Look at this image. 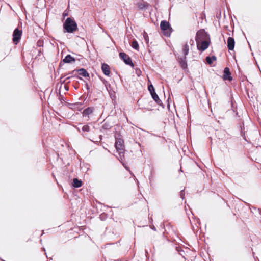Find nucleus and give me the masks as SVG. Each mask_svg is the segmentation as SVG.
I'll return each mask as SVG.
<instances>
[{
  "mask_svg": "<svg viewBox=\"0 0 261 261\" xmlns=\"http://www.w3.org/2000/svg\"><path fill=\"white\" fill-rule=\"evenodd\" d=\"M204 40H210V37L204 30H200L196 34V43L198 44V42Z\"/></svg>",
  "mask_w": 261,
  "mask_h": 261,
  "instance_id": "nucleus-3",
  "label": "nucleus"
},
{
  "mask_svg": "<svg viewBox=\"0 0 261 261\" xmlns=\"http://www.w3.org/2000/svg\"><path fill=\"white\" fill-rule=\"evenodd\" d=\"M120 57L123 59L124 62L127 65H130L133 66V64L132 62L131 59L125 53H120L119 54Z\"/></svg>",
  "mask_w": 261,
  "mask_h": 261,
  "instance_id": "nucleus-6",
  "label": "nucleus"
},
{
  "mask_svg": "<svg viewBox=\"0 0 261 261\" xmlns=\"http://www.w3.org/2000/svg\"><path fill=\"white\" fill-rule=\"evenodd\" d=\"M148 90L150 91L151 94V93L155 92L154 87L152 85L148 86Z\"/></svg>",
  "mask_w": 261,
  "mask_h": 261,
  "instance_id": "nucleus-20",
  "label": "nucleus"
},
{
  "mask_svg": "<svg viewBox=\"0 0 261 261\" xmlns=\"http://www.w3.org/2000/svg\"><path fill=\"white\" fill-rule=\"evenodd\" d=\"M223 78L225 80H228L229 81H231L232 79V77L230 76L229 69L227 67L224 69Z\"/></svg>",
  "mask_w": 261,
  "mask_h": 261,
  "instance_id": "nucleus-9",
  "label": "nucleus"
},
{
  "mask_svg": "<svg viewBox=\"0 0 261 261\" xmlns=\"http://www.w3.org/2000/svg\"><path fill=\"white\" fill-rule=\"evenodd\" d=\"M143 37L144 38V39L146 41V42L147 43L148 42V41H149V37L148 36L146 32H145L143 33Z\"/></svg>",
  "mask_w": 261,
  "mask_h": 261,
  "instance_id": "nucleus-22",
  "label": "nucleus"
},
{
  "mask_svg": "<svg viewBox=\"0 0 261 261\" xmlns=\"http://www.w3.org/2000/svg\"><path fill=\"white\" fill-rule=\"evenodd\" d=\"M206 62L208 64H211L213 63V61L216 60V58L215 56H213L212 58L209 57H206Z\"/></svg>",
  "mask_w": 261,
  "mask_h": 261,
  "instance_id": "nucleus-18",
  "label": "nucleus"
},
{
  "mask_svg": "<svg viewBox=\"0 0 261 261\" xmlns=\"http://www.w3.org/2000/svg\"><path fill=\"white\" fill-rule=\"evenodd\" d=\"M102 70L106 75H109L110 73L109 66L106 64H103L101 67Z\"/></svg>",
  "mask_w": 261,
  "mask_h": 261,
  "instance_id": "nucleus-10",
  "label": "nucleus"
},
{
  "mask_svg": "<svg viewBox=\"0 0 261 261\" xmlns=\"http://www.w3.org/2000/svg\"><path fill=\"white\" fill-rule=\"evenodd\" d=\"M186 56H184V58H181L179 61L181 66L184 68H185L187 66V63L186 61Z\"/></svg>",
  "mask_w": 261,
  "mask_h": 261,
  "instance_id": "nucleus-14",
  "label": "nucleus"
},
{
  "mask_svg": "<svg viewBox=\"0 0 261 261\" xmlns=\"http://www.w3.org/2000/svg\"><path fill=\"white\" fill-rule=\"evenodd\" d=\"M78 73L80 75H82L83 76L86 77L89 76V74L86 71V70L83 68L80 69L78 70Z\"/></svg>",
  "mask_w": 261,
  "mask_h": 261,
  "instance_id": "nucleus-12",
  "label": "nucleus"
},
{
  "mask_svg": "<svg viewBox=\"0 0 261 261\" xmlns=\"http://www.w3.org/2000/svg\"><path fill=\"white\" fill-rule=\"evenodd\" d=\"M132 46L136 50L138 49L139 45L136 40L133 41Z\"/></svg>",
  "mask_w": 261,
  "mask_h": 261,
  "instance_id": "nucleus-19",
  "label": "nucleus"
},
{
  "mask_svg": "<svg viewBox=\"0 0 261 261\" xmlns=\"http://www.w3.org/2000/svg\"><path fill=\"white\" fill-rule=\"evenodd\" d=\"M82 129L83 131L89 132L90 128L89 126L88 125H84L82 127Z\"/></svg>",
  "mask_w": 261,
  "mask_h": 261,
  "instance_id": "nucleus-21",
  "label": "nucleus"
},
{
  "mask_svg": "<svg viewBox=\"0 0 261 261\" xmlns=\"http://www.w3.org/2000/svg\"><path fill=\"white\" fill-rule=\"evenodd\" d=\"M73 186L76 188L80 187L82 186V181L79 180L77 178H75L73 180Z\"/></svg>",
  "mask_w": 261,
  "mask_h": 261,
  "instance_id": "nucleus-15",
  "label": "nucleus"
},
{
  "mask_svg": "<svg viewBox=\"0 0 261 261\" xmlns=\"http://www.w3.org/2000/svg\"><path fill=\"white\" fill-rule=\"evenodd\" d=\"M210 42V40H204V41L203 40L200 41V42H198V44H197L198 49L204 51L208 47Z\"/></svg>",
  "mask_w": 261,
  "mask_h": 261,
  "instance_id": "nucleus-5",
  "label": "nucleus"
},
{
  "mask_svg": "<svg viewBox=\"0 0 261 261\" xmlns=\"http://www.w3.org/2000/svg\"><path fill=\"white\" fill-rule=\"evenodd\" d=\"M93 112V110L91 108H88L84 110L83 111V115H88Z\"/></svg>",
  "mask_w": 261,
  "mask_h": 261,
  "instance_id": "nucleus-16",
  "label": "nucleus"
},
{
  "mask_svg": "<svg viewBox=\"0 0 261 261\" xmlns=\"http://www.w3.org/2000/svg\"><path fill=\"white\" fill-rule=\"evenodd\" d=\"M160 27L165 35L167 36H170L171 32V28L168 22L166 21H161Z\"/></svg>",
  "mask_w": 261,
  "mask_h": 261,
  "instance_id": "nucleus-4",
  "label": "nucleus"
},
{
  "mask_svg": "<svg viewBox=\"0 0 261 261\" xmlns=\"http://www.w3.org/2000/svg\"><path fill=\"white\" fill-rule=\"evenodd\" d=\"M21 36V32L18 29H16L13 33V41L15 44H17L19 41Z\"/></svg>",
  "mask_w": 261,
  "mask_h": 261,
  "instance_id": "nucleus-7",
  "label": "nucleus"
},
{
  "mask_svg": "<svg viewBox=\"0 0 261 261\" xmlns=\"http://www.w3.org/2000/svg\"><path fill=\"white\" fill-rule=\"evenodd\" d=\"M64 28L68 33H72L77 30L76 22L70 18H68L64 23Z\"/></svg>",
  "mask_w": 261,
  "mask_h": 261,
  "instance_id": "nucleus-1",
  "label": "nucleus"
},
{
  "mask_svg": "<svg viewBox=\"0 0 261 261\" xmlns=\"http://www.w3.org/2000/svg\"><path fill=\"white\" fill-rule=\"evenodd\" d=\"M151 96L152 98L155 101V102L158 103L160 104V102H161V100L160 99L158 95L156 94L155 92H153L151 93Z\"/></svg>",
  "mask_w": 261,
  "mask_h": 261,
  "instance_id": "nucleus-13",
  "label": "nucleus"
},
{
  "mask_svg": "<svg viewBox=\"0 0 261 261\" xmlns=\"http://www.w3.org/2000/svg\"><path fill=\"white\" fill-rule=\"evenodd\" d=\"M63 61L65 63H71L72 62L75 61V59L72 57L70 55H68L66 56V57L64 59Z\"/></svg>",
  "mask_w": 261,
  "mask_h": 261,
  "instance_id": "nucleus-11",
  "label": "nucleus"
},
{
  "mask_svg": "<svg viewBox=\"0 0 261 261\" xmlns=\"http://www.w3.org/2000/svg\"><path fill=\"white\" fill-rule=\"evenodd\" d=\"M182 51L184 56H186L188 55L189 52V45L187 44H185V45L184 46Z\"/></svg>",
  "mask_w": 261,
  "mask_h": 261,
  "instance_id": "nucleus-17",
  "label": "nucleus"
},
{
  "mask_svg": "<svg viewBox=\"0 0 261 261\" xmlns=\"http://www.w3.org/2000/svg\"><path fill=\"white\" fill-rule=\"evenodd\" d=\"M115 147L119 154V160H122L124 154L123 140L121 138H116Z\"/></svg>",
  "mask_w": 261,
  "mask_h": 261,
  "instance_id": "nucleus-2",
  "label": "nucleus"
},
{
  "mask_svg": "<svg viewBox=\"0 0 261 261\" xmlns=\"http://www.w3.org/2000/svg\"><path fill=\"white\" fill-rule=\"evenodd\" d=\"M194 41L192 39H191L190 41H189V44L191 45H192L194 44Z\"/></svg>",
  "mask_w": 261,
  "mask_h": 261,
  "instance_id": "nucleus-23",
  "label": "nucleus"
},
{
  "mask_svg": "<svg viewBox=\"0 0 261 261\" xmlns=\"http://www.w3.org/2000/svg\"><path fill=\"white\" fill-rule=\"evenodd\" d=\"M234 40L232 37H229L227 40V46L229 50H232L234 47Z\"/></svg>",
  "mask_w": 261,
  "mask_h": 261,
  "instance_id": "nucleus-8",
  "label": "nucleus"
}]
</instances>
